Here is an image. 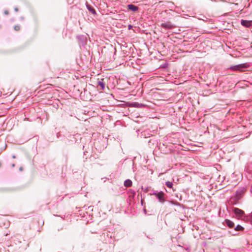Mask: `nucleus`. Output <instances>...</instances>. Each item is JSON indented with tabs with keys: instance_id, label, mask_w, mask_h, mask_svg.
I'll return each mask as SVG.
<instances>
[{
	"instance_id": "f257e3e1",
	"label": "nucleus",
	"mask_w": 252,
	"mask_h": 252,
	"mask_svg": "<svg viewBox=\"0 0 252 252\" xmlns=\"http://www.w3.org/2000/svg\"><path fill=\"white\" fill-rule=\"evenodd\" d=\"M248 66L249 65L245 63L231 66L230 67V69L233 71H244Z\"/></svg>"
},
{
	"instance_id": "f03ea898",
	"label": "nucleus",
	"mask_w": 252,
	"mask_h": 252,
	"mask_svg": "<svg viewBox=\"0 0 252 252\" xmlns=\"http://www.w3.org/2000/svg\"><path fill=\"white\" fill-rule=\"evenodd\" d=\"M233 211L238 219H242V217L244 215V212L243 211L237 208H234Z\"/></svg>"
},
{
	"instance_id": "7ed1b4c3",
	"label": "nucleus",
	"mask_w": 252,
	"mask_h": 252,
	"mask_svg": "<svg viewBox=\"0 0 252 252\" xmlns=\"http://www.w3.org/2000/svg\"><path fill=\"white\" fill-rule=\"evenodd\" d=\"M153 195H155L158 199L159 201L163 203L165 201L164 199V193L162 191H160L158 193H154L153 194Z\"/></svg>"
},
{
	"instance_id": "20e7f679",
	"label": "nucleus",
	"mask_w": 252,
	"mask_h": 252,
	"mask_svg": "<svg viewBox=\"0 0 252 252\" xmlns=\"http://www.w3.org/2000/svg\"><path fill=\"white\" fill-rule=\"evenodd\" d=\"M252 23V21H246L242 20H241V24L245 27H249L251 26Z\"/></svg>"
},
{
	"instance_id": "39448f33",
	"label": "nucleus",
	"mask_w": 252,
	"mask_h": 252,
	"mask_svg": "<svg viewBox=\"0 0 252 252\" xmlns=\"http://www.w3.org/2000/svg\"><path fill=\"white\" fill-rule=\"evenodd\" d=\"M161 26L165 29H171L173 27V25L170 22L162 23Z\"/></svg>"
},
{
	"instance_id": "423d86ee",
	"label": "nucleus",
	"mask_w": 252,
	"mask_h": 252,
	"mask_svg": "<svg viewBox=\"0 0 252 252\" xmlns=\"http://www.w3.org/2000/svg\"><path fill=\"white\" fill-rule=\"evenodd\" d=\"M225 222L226 224L230 228H232L234 226V223L232 221H231L229 220H225Z\"/></svg>"
},
{
	"instance_id": "0eeeda50",
	"label": "nucleus",
	"mask_w": 252,
	"mask_h": 252,
	"mask_svg": "<svg viewBox=\"0 0 252 252\" xmlns=\"http://www.w3.org/2000/svg\"><path fill=\"white\" fill-rule=\"evenodd\" d=\"M128 9L132 11H136L138 10V7L133 4H129L128 5Z\"/></svg>"
},
{
	"instance_id": "6e6552de",
	"label": "nucleus",
	"mask_w": 252,
	"mask_h": 252,
	"mask_svg": "<svg viewBox=\"0 0 252 252\" xmlns=\"http://www.w3.org/2000/svg\"><path fill=\"white\" fill-rule=\"evenodd\" d=\"M124 185L126 187H130L132 185V182L130 180H126L124 183Z\"/></svg>"
},
{
	"instance_id": "1a4fd4ad",
	"label": "nucleus",
	"mask_w": 252,
	"mask_h": 252,
	"mask_svg": "<svg viewBox=\"0 0 252 252\" xmlns=\"http://www.w3.org/2000/svg\"><path fill=\"white\" fill-rule=\"evenodd\" d=\"M166 185L167 186V187L169 188H172L173 186V184L172 182L168 181L166 182Z\"/></svg>"
},
{
	"instance_id": "9d476101",
	"label": "nucleus",
	"mask_w": 252,
	"mask_h": 252,
	"mask_svg": "<svg viewBox=\"0 0 252 252\" xmlns=\"http://www.w3.org/2000/svg\"><path fill=\"white\" fill-rule=\"evenodd\" d=\"M235 229L236 230H237V231H240V230H242L243 229V227H242L241 226H240V225H238L236 227V228H235Z\"/></svg>"
},
{
	"instance_id": "9b49d317",
	"label": "nucleus",
	"mask_w": 252,
	"mask_h": 252,
	"mask_svg": "<svg viewBox=\"0 0 252 252\" xmlns=\"http://www.w3.org/2000/svg\"><path fill=\"white\" fill-rule=\"evenodd\" d=\"M99 86H101V87L102 88V89H104V87H105V85H104V84L103 82H99Z\"/></svg>"
},
{
	"instance_id": "f8f14e48",
	"label": "nucleus",
	"mask_w": 252,
	"mask_h": 252,
	"mask_svg": "<svg viewBox=\"0 0 252 252\" xmlns=\"http://www.w3.org/2000/svg\"><path fill=\"white\" fill-rule=\"evenodd\" d=\"M133 105L135 107H139L141 105V104H139V103H134V104H133Z\"/></svg>"
},
{
	"instance_id": "ddd939ff",
	"label": "nucleus",
	"mask_w": 252,
	"mask_h": 252,
	"mask_svg": "<svg viewBox=\"0 0 252 252\" xmlns=\"http://www.w3.org/2000/svg\"><path fill=\"white\" fill-rule=\"evenodd\" d=\"M90 10L93 13H95V10L94 9H90Z\"/></svg>"
},
{
	"instance_id": "4468645a",
	"label": "nucleus",
	"mask_w": 252,
	"mask_h": 252,
	"mask_svg": "<svg viewBox=\"0 0 252 252\" xmlns=\"http://www.w3.org/2000/svg\"><path fill=\"white\" fill-rule=\"evenodd\" d=\"M15 30H18L19 29V27L18 26L15 27Z\"/></svg>"
},
{
	"instance_id": "2eb2a0df",
	"label": "nucleus",
	"mask_w": 252,
	"mask_h": 252,
	"mask_svg": "<svg viewBox=\"0 0 252 252\" xmlns=\"http://www.w3.org/2000/svg\"><path fill=\"white\" fill-rule=\"evenodd\" d=\"M15 10L16 11H18V9H17V8H15Z\"/></svg>"
},
{
	"instance_id": "dca6fc26",
	"label": "nucleus",
	"mask_w": 252,
	"mask_h": 252,
	"mask_svg": "<svg viewBox=\"0 0 252 252\" xmlns=\"http://www.w3.org/2000/svg\"><path fill=\"white\" fill-rule=\"evenodd\" d=\"M251 193L252 194V187H251Z\"/></svg>"
},
{
	"instance_id": "f3484780",
	"label": "nucleus",
	"mask_w": 252,
	"mask_h": 252,
	"mask_svg": "<svg viewBox=\"0 0 252 252\" xmlns=\"http://www.w3.org/2000/svg\"><path fill=\"white\" fill-rule=\"evenodd\" d=\"M251 217L252 218V213L251 214Z\"/></svg>"
}]
</instances>
